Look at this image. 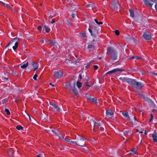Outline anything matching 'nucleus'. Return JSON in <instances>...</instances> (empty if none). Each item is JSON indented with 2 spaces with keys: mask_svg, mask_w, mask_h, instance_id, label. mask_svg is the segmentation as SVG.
Returning <instances> with one entry per match:
<instances>
[{
  "mask_svg": "<svg viewBox=\"0 0 157 157\" xmlns=\"http://www.w3.org/2000/svg\"><path fill=\"white\" fill-rule=\"evenodd\" d=\"M107 53L110 55V57L113 61H115L117 59V53L115 49L112 47L108 48Z\"/></svg>",
  "mask_w": 157,
  "mask_h": 157,
  "instance_id": "1",
  "label": "nucleus"
},
{
  "mask_svg": "<svg viewBox=\"0 0 157 157\" xmlns=\"http://www.w3.org/2000/svg\"><path fill=\"white\" fill-rule=\"evenodd\" d=\"M130 85L137 89H140L144 86V84L142 82L136 81L135 79H132Z\"/></svg>",
  "mask_w": 157,
  "mask_h": 157,
  "instance_id": "2",
  "label": "nucleus"
},
{
  "mask_svg": "<svg viewBox=\"0 0 157 157\" xmlns=\"http://www.w3.org/2000/svg\"><path fill=\"white\" fill-rule=\"evenodd\" d=\"M91 121L93 123L94 125L93 128L94 131V127H97L101 131L104 130V127H105V126H104V127L102 126L99 121L97 120H96V121H95L94 120L92 119L91 120Z\"/></svg>",
  "mask_w": 157,
  "mask_h": 157,
  "instance_id": "3",
  "label": "nucleus"
},
{
  "mask_svg": "<svg viewBox=\"0 0 157 157\" xmlns=\"http://www.w3.org/2000/svg\"><path fill=\"white\" fill-rule=\"evenodd\" d=\"M85 140L82 136H79L77 138V145L81 147L84 146L85 145L84 141Z\"/></svg>",
  "mask_w": 157,
  "mask_h": 157,
  "instance_id": "4",
  "label": "nucleus"
},
{
  "mask_svg": "<svg viewBox=\"0 0 157 157\" xmlns=\"http://www.w3.org/2000/svg\"><path fill=\"white\" fill-rule=\"evenodd\" d=\"M63 75V73L60 70L58 71H55L53 74V76L57 79L61 78Z\"/></svg>",
  "mask_w": 157,
  "mask_h": 157,
  "instance_id": "5",
  "label": "nucleus"
},
{
  "mask_svg": "<svg viewBox=\"0 0 157 157\" xmlns=\"http://www.w3.org/2000/svg\"><path fill=\"white\" fill-rule=\"evenodd\" d=\"M143 36L147 40H150L151 39V36L150 33L148 32H145L144 33Z\"/></svg>",
  "mask_w": 157,
  "mask_h": 157,
  "instance_id": "6",
  "label": "nucleus"
},
{
  "mask_svg": "<svg viewBox=\"0 0 157 157\" xmlns=\"http://www.w3.org/2000/svg\"><path fill=\"white\" fill-rule=\"evenodd\" d=\"M119 79L123 82H126L130 85L132 79L129 78L128 77H121L119 78Z\"/></svg>",
  "mask_w": 157,
  "mask_h": 157,
  "instance_id": "7",
  "label": "nucleus"
},
{
  "mask_svg": "<svg viewBox=\"0 0 157 157\" xmlns=\"http://www.w3.org/2000/svg\"><path fill=\"white\" fill-rule=\"evenodd\" d=\"M49 103L50 105H52L56 111L60 112L62 111L63 110L62 107H59L55 103L52 102H50Z\"/></svg>",
  "mask_w": 157,
  "mask_h": 157,
  "instance_id": "8",
  "label": "nucleus"
},
{
  "mask_svg": "<svg viewBox=\"0 0 157 157\" xmlns=\"http://www.w3.org/2000/svg\"><path fill=\"white\" fill-rule=\"evenodd\" d=\"M124 71V69H120L118 68H116V69H114L110 71L107 72V74H110L112 73H115L116 72H117V71Z\"/></svg>",
  "mask_w": 157,
  "mask_h": 157,
  "instance_id": "9",
  "label": "nucleus"
},
{
  "mask_svg": "<svg viewBox=\"0 0 157 157\" xmlns=\"http://www.w3.org/2000/svg\"><path fill=\"white\" fill-rule=\"evenodd\" d=\"M146 101L149 103L151 107L153 108L156 107V105L154 102L149 98L148 99H147Z\"/></svg>",
  "mask_w": 157,
  "mask_h": 157,
  "instance_id": "10",
  "label": "nucleus"
},
{
  "mask_svg": "<svg viewBox=\"0 0 157 157\" xmlns=\"http://www.w3.org/2000/svg\"><path fill=\"white\" fill-rule=\"evenodd\" d=\"M122 114L124 117L127 120L130 121V118L128 115V112L127 111H123L122 112Z\"/></svg>",
  "mask_w": 157,
  "mask_h": 157,
  "instance_id": "11",
  "label": "nucleus"
},
{
  "mask_svg": "<svg viewBox=\"0 0 157 157\" xmlns=\"http://www.w3.org/2000/svg\"><path fill=\"white\" fill-rule=\"evenodd\" d=\"M32 65L33 67V70L34 71H36L38 67V64L37 63L33 61L32 63Z\"/></svg>",
  "mask_w": 157,
  "mask_h": 157,
  "instance_id": "12",
  "label": "nucleus"
},
{
  "mask_svg": "<svg viewBox=\"0 0 157 157\" xmlns=\"http://www.w3.org/2000/svg\"><path fill=\"white\" fill-rule=\"evenodd\" d=\"M75 82H74L73 83V88H71V90H72L75 95H77L78 94V91L77 88L75 87Z\"/></svg>",
  "mask_w": 157,
  "mask_h": 157,
  "instance_id": "13",
  "label": "nucleus"
},
{
  "mask_svg": "<svg viewBox=\"0 0 157 157\" xmlns=\"http://www.w3.org/2000/svg\"><path fill=\"white\" fill-rule=\"evenodd\" d=\"M106 116L109 117H112V115L113 114V111L111 110H108L106 111Z\"/></svg>",
  "mask_w": 157,
  "mask_h": 157,
  "instance_id": "14",
  "label": "nucleus"
},
{
  "mask_svg": "<svg viewBox=\"0 0 157 157\" xmlns=\"http://www.w3.org/2000/svg\"><path fill=\"white\" fill-rule=\"evenodd\" d=\"M86 7L87 8L91 7L92 9L93 10L94 8H95L96 6L94 3H90L88 4L86 6Z\"/></svg>",
  "mask_w": 157,
  "mask_h": 157,
  "instance_id": "15",
  "label": "nucleus"
},
{
  "mask_svg": "<svg viewBox=\"0 0 157 157\" xmlns=\"http://www.w3.org/2000/svg\"><path fill=\"white\" fill-rule=\"evenodd\" d=\"M19 40V39L17 38V37L13 38V39L11 40V41L9 42L6 47L5 48H6L10 44L12 43L13 42H16V41H17V42H18V41Z\"/></svg>",
  "mask_w": 157,
  "mask_h": 157,
  "instance_id": "16",
  "label": "nucleus"
},
{
  "mask_svg": "<svg viewBox=\"0 0 157 157\" xmlns=\"http://www.w3.org/2000/svg\"><path fill=\"white\" fill-rule=\"evenodd\" d=\"M152 137L154 142H157V134L156 132H154L152 135Z\"/></svg>",
  "mask_w": 157,
  "mask_h": 157,
  "instance_id": "17",
  "label": "nucleus"
},
{
  "mask_svg": "<svg viewBox=\"0 0 157 157\" xmlns=\"http://www.w3.org/2000/svg\"><path fill=\"white\" fill-rule=\"evenodd\" d=\"M117 0H116L114 1V2L113 3L112 5V6L115 10H117L118 9L117 6Z\"/></svg>",
  "mask_w": 157,
  "mask_h": 157,
  "instance_id": "18",
  "label": "nucleus"
},
{
  "mask_svg": "<svg viewBox=\"0 0 157 157\" xmlns=\"http://www.w3.org/2000/svg\"><path fill=\"white\" fill-rule=\"evenodd\" d=\"M144 3L146 5L151 7L152 6L153 4H152L150 2L147 0H143Z\"/></svg>",
  "mask_w": 157,
  "mask_h": 157,
  "instance_id": "19",
  "label": "nucleus"
},
{
  "mask_svg": "<svg viewBox=\"0 0 157 157\" xmlns=\"http://www.w3.org/2000/svg\"><path fill=\"white\" fill-rule=\"evenodd\" d=\"M129 11L130 16L132 17L133 18L134 17L133 10L131 9L129 10Z\"/></svg>",
  "mask_w": 157,
  "mask_h": 157,
  "instance_id": "20",
  "label": "nucleus"
},
{
  "mask_svg": "<svg viewBox=\"0 0 157 157\" xmlns=\"http://www.w3.org/2000/svg\"><path fill=\"white\" fill-rule=\"evenodd\" d=\"M28 65L29 63L28 62H27L25 63H24L21 66V67L22 69H25L28 66Z\"/></svg>",
  "mask_w": 157,
  "mask_h": 157,
  "instance_id": "21",
  "label": "nucleus"
},
{
  "mask_svg": "<svg viewBox=\"0 0 157 157\" xmlns=\"http://www.w3.org/2000/svg\"><path fill=\"white\" fill-rule=\"evenodd\" d=\"M130 59H142V58L140 56H132L130 58Z\"/></svg>",
  "mask_w": 157,
  "mask_h": 157,
  "instance_id": "22",
  "label": "nucleus"
},
{
  "mask_svg": "<svg viewBox=\"0 0 157 157\" xmlns=\"http://www.w3.org/2000/svg\"><path fill=\"white\" fill-rule=\"evenodd\" d=\"M126 39L128 41L130 40H134V38L133 37L131 36H128L125 37Z\"/></svg>",
  "mask_w": 157,
  "mask_h": 157,
  "instance_id": "23",
  "label": "nucleus"
},
{
  "mask_svg": "<svg viewBox=\"0 0 157 157\" xmlns=\"http://www.w3.org/2000/svg\"><path fill=\"white\" fill-rule=\"evenodd\" d=\"M48 42L52 44H53V45L54 46L56 45V43L55 40H48Z\"/></svg>",
  "mask_w": 157,
  "mask_h": 157,
  "instance_id": "24",
  "label": "nucleus"
},
{
  "mask_svg": "<svg viewBox=\"0 0 157 157\" xmlns=\"http://www.w3.org/2000/svg\"><path fill=\"white\" fill-rule=\"evenodd\" d=\"M134 121H132L131 122V123L133 125H136V124H137V122H136V117L135 116H134Z\"/></svg>",
  "mask_w": 157,
  "mask_h": 157,
  "instance_id": "25",
  "label": "nucleus"
},
{
  "mask_svg": "<svg viewBox=\"0 0 157 157\" xmlns=\"http://www.w3.org/2000/svg\"><path fill=\"white\" fill-rule=\"evenodd\" d=\"M44 28L47 33H48L50 31V29L47 25H45L44 26Z\"/></svg>",
  "mask_w": 157,
  "mask_h": 157,
  "instance_id": "26",
  "label": "nucleus"
},
{
  "mask_svg": "<svg viewBox=\"0 0 157 157\" xmlns=\"http://www.w3.org/2000/svg\"><path fill=\"white\" fill-rule=\"evenodd\" d=\"M65 86L67 87V88H69L70 90L71 89V84L70 82L69 83H66L65 84Z\"/></svg>",
  "mask_w": 157,
  "mask_h": 157,
  "instance_id": "27",
  "label": "nucleus"
},
{
  "mask_svg": "<svg viewBox=\"0 0 157 157\" xmlns=\"http://www.w3.org/2000/svg\"><path fill=\"white\" fill-rule=\"evenodd\" d=\"M79 35L81 37H83L84 38L86 37V33H79Z\"/></svg>",
  "mask_w": 157,
  "mask_h": 157,
  "instance_id": "28",
  "label": "nucleus"
},
{
  "mask_svg": "<svg viewBox=\"0 0 157 157\" xmlns=\"http://www.w3.org/2000/svg\"><path fill=\"white\" fill-rule=\"evenodd\" d=\"M91 101L94 103H96L97 101V98L96 97L92 98H91Z\"/></svg>",
  "mask_w": 157,
  "mask_h": 157,
  "instance_id": "29",
  "label": "nucleus"
},
{
  "mask_svg": "<svg viewBox=\"0 0 157 157\" xmlns=\"http://www.w3.org/2000/svg\"><path fill=\"white\" fill-rule=\"evenodd\" d=\"M141 96L146 101L147 99L148 98L147 95L144 94H141Z\"/></svg>",
  "mask_w": 157,
  "mask_h": 157,
  "instance_id": "30",
  "label": "nucleus"
},
{
  "mask_svg": "<svg viewBox=\"0 0 157 157\" xmlns=\"http://www.w3.org/2000/svg\"><path fill=\"white\" fill-rule=\"evenodd\" d=\"M52 131L56 135V136L59 137H61V135L59 133H58L57 132H56L55 131H54L53 130H52Z\"/></svg>",
  "mask_w": 157,
  "mask_h": 157,
  "instance_id": "31",
  "label": "nucleus"
},
{
  "mask_svg": "<svg viewBox=\"0 0 157 157\" xmlns=\"http://www.w3.org/2000/svg\"><path fill=\"white\" fill-rule=\"evenodd\" d=\"M16 128L18 130H23V128L21 126L19 125H17L16 127Z\"/></svg>",
  "mask_w": 157,
  "mask_h": 157,
  "instance_id": "32",
  "label": "nucleus"
},
{
  "mask_svg": "<svg viewBox=\"0 0 157 157\" xmlns=\"http://www.w3.org/2000/svg\"><path fill=\"white\" fill-rule=\"evenodd\" d=\"M66 23L67 25L69 26H71V21L68 19L66 20Z\"/></svg>",
  "mask_w": 157,
  "mask_h": 157,
  "instance_id": "33",
  "label": "nucleus"
},
{
  "mask_svg": "<svg viewBox=\"0 0 157 157\" xmlns=\"http://www.w3.org/2000/svg\"><path fill=\"white\" fill-rule=\"evenodd\" d=\"M94 21L97 24H98V25H102L103 24V22L102 21L98 22L96 19H94Z\"/></svg>",
  "mask_w": 157,
  "mask_h": 157,
  "instance_id": "34",
  "label": "nucleus"
},
{
  "mask_svg": "<svg viewBox=\"0 0 157 157\" xmlns=\"http://www.w3.org/2000/svg\"><path fill=\"white\" fill-rule=\"evenodd\" d=\"M77 85L78 88H79L82 86V84L81 82L77 81Z\"/></svg>",
  "mask_w": 157,
  "mask_h": 157,
  "instance_id": "35",
  "label": "nucleus"
},
{
  "mask_svg": "<svg viewBox=\"0 0 157 157\" xmlns=\"http://www.w3.org/2000/svg\"><path fill=\"white\" fill-rule=\"evenodd\" d=\"M62 138L63 139L66 141L69 142H70V140L68 138L67 136H66L65 138H64L63 137Z\"/></svg>",
  "mask_w": 157,
  "mask_h": 157,
  "instance_id": "36",
  "label": "nucleus"
},
{
  "mask_svg": "<svg viewBox=\"0 0 157 157\" xmlns=\"http://www.w3.org/2000/svg\"><path fill=\"white\" fill-rule=\"evenodd\" d=\"M65 62L66 63L68 64L72 63V61L69 59H66L65 61Z\"/></svg>",
  "mask_w": 157,
  "mask_h": 157,
  "instance_id": "37",
  "label": "nucleus"
},
{
  "mask_svg": "<svg viewBox=\"0 0 157 157\" xmlns=\"http://www.w3.org/2000/svg\"><path fill=\"white\" fill-rule=\"evenodd\" d=\"M2 103L3 104H5L8 102L6 98L2 100Z\"/></svg>",
  "mask_w": 157,
  "mask_h": 157,
  "instance_id": "38",
  "label": "nucleus"
},
{
  "mask_svg": "<svg viewBox=\"0 0 157 157\" xmlns=\"http://www.w3.org/2000/svg\"><path fill=\"white\" fill-rule=\"evenodd\" d=\"M5 112L8 115H10V113L9 109H5Z\"/></svg>",
  "mask_w": 157,
  "mask_h": 157,
  "instance_id": "39",
  "label": "nucleus"
},
{
  "mask_svg": "<svg viewBox=\"0 0 157 157\" xmlns=\"http://www.w3.org/2000/svg\"><path fill=\"white\" fill-rule=\"evenodd\" d=\"M136 150V149L135 148H133V149H132V151L130 153L132 154H135V152Z\"/></svg>",
  "mask_w": 157,
  "mask_h": 157,
  "instance_id": "40",
  "label": "nucleus"
},
{
  "mask_svg": "<svg viewBox=\"0 0 157 157\" xmlns=\"http://www.w3.org/2000/svg\"><path fill=\"white\" fill-rule=\"evenodd\" d=\"M150 115H151V119L149 121V122H151V121H152L153 120V119H154V116L153 115V114H150Z\"/></svg>",
  "mask_w": 157,
  "mask_h": 157,
  "instance_id": "41",
  "label": "nucleus"
},
{
  "mask_svg": "<svg viewBox=\"0 0 157 157\" xmlns=\"http://www.w3.org/2000/svg\"><path fill=\"white\" fill-rule=\"evenodd\" d=\"M115 33L117 36L119 35L120 34V32L118 30H115L114 31Z\"/></svg>",
  "mask_w": 157,
  "mask_h": 157,
  "instance_id": "42",
  "label": "nucleus"
},
{
  "mask_svg": "<svg viewBox=\"0 0 157 157\" xmlns=\"http://www.w3.org/2000/svg\"><path fill=\"white\" fill-rule=\"evenodd\" d=\"M38 76L36 74H35L34 76H33V79L35 81L37 80V77Z\"/></svg>",
  "mask_w": 157,
  "mask_h": 157,
  "instance_id": "43",
  "label": "nucleus"
},
{
  "mask_svg": "<svg viewBox=\"0 0 157 157\" xmlns=\"http://www.w3.org/2000/svg\"><path fill=\"white\" fill-rule=\"evenodd\" d=\"M42 26L43 27V25H39L37 27V29L39 31H41V28H42Z\"/></svg>",
  "mask_w": 157,
  "mask_h": 157,
  "instance_id": "44",
  "label": "nucleus"
},
{
  "mask_svg": "<svg viewBox=\"0 0 157 157\" xmlns=\"http://www.w3.org/2000/svg\"><path fill=\"white\" fill-rule=\"evenodd\" d=\"M4 78L6 80H8V75H7L5 74L4 76H3Z\"/></svg>",
  "mask_w": 157,
  "mask_h": 157,
  "instance_id": "45",
  "label": "nucleus"
},
{
  "mask_svg": "<svg viewBox=\"0 0 157 157\" xmlns=\"http://www.w3.org/2000/svg\"><path fill=\"white\" fill-rule=\"evenodd\" d=\"M76 16H77V14H75V13H72L71 15V17L73 18H74Z\"/></svg>",
  "mask_w": 157,
  "mask_h": 157,
  "instance_id": "46",
  "label": "nucleus"
},
{
  "mask_svg": "<svg viewBox=\"0 0 157 157\" xmlns=\"http://www.w3.org/2000/svg\"><path fill=\"white\" fill-rule=\"evenodd\" d=\"M5 6H6L7 8L9 9L11 8H12V7H13V6L11 5V6H9L7 4H6Z\"/></svg>",
  "mask_w": 157,
  "mask_h": 157,
  "instance_id": "47",
  "label": "nucleus"
},
{
  "mask_svg": "<svg viewBox=\"0 0 157 157\" xmlns=\"http://www.w3.org/2000/svg\"><path fill=\"white\" fill-rule=\"evenodd\" d=\"M6 69L7 70V72L9 73L10 72V68L8 67H6Z\"/></svg>",
  "mask_w": 157,
  "mask_h": 157,
  "instance_id": "48",
  "label": "nucleus"
},
{
  "mask_svg": "<svg viewBox=\"0 0 157 157\" xmlns=\"http://www.w3.org/2000/svg\"><path fill=\"white\" fill-rule=\"evenodd\" d=\"M55 55V53H53L52 54H50L48 56L50 58H52V57H53Z\"/></svg>",
  "mask_w": 157,
  "mask_h": 157,
  "instance_id": "49",
  "label": "nucleus"
},
{
  "mask_svg": "<svg viewBox=\"0 0 157 157\" xmlns=\"http://www.w3.org/2000/svg\"><path fill=\"white\" fill-rule=\"evenodd\" d=\"M93 67L95 70H97L98 69V67L96 65H94Z\"/></svg>",
  "mask_w": 157,
  "mask_h": 157,
  "instance_id": "50",
  "label": "nucleus"
},
{
  "mask_svg": "<svg viewBox=\"0 0 157 157\" xmlns=\"http://www.w3.org/2000/svg\"><path fill=\"white\" fill-rule=\"evenodd\" d=\"M70 142L72 144H76L77 145V141H72L70 140Z\"/></svg>",
  "mask_w": 157,
  "mask_h": 157,
  "instance_id": "51",
  "label": "nucleus"
},
{
  "mask_svg": "<svg viewBox=\"0 0 157 157\" xmlns=\"http://www.w3.org/2000/svg\"><path fill=\"white\" fill-rule=\"evenodd\" d=\"M93 47V46L91 44H89L87 46V48H92V47Z\"/></svg>",
  "mask_w": 157,
  "mask_h": 157,
  "instance_id": "52",
  "label": "nucleus"
},
{
  "mask_svg": "<svg viewBox=\"0 0 157 157\" xmlns=\"http://www.w3.org/2000/svg\"><path fill=\"white\" fill-rule=\"evenodd\" d=\"M151 2H154L155 3H157V0H149Z\"/></svg>",
  "mask_w": 157,
  "mask_h": 157,
  "instance_id": "53",
  "label": "nucleus"
},
{
  "mask_svg": "<svg viewBox=\"0 0 157 157\" xmlns=\"http://www.w3.org/2000/svg\"><path fill=\"white\" fill-rule=\"evenodd\" d=\"M91 35L92 36H93L94 37H96L97 36L96 34L94 33H92V34H91Z\"/></svg>",
  "mask_w": 157,
  "mask_h": 157,
  "instance_id": "54",
  "label": "nucleus"
},
{
  "mask_svg": "<svg viewBox=\"0 0 157 157\" xmlns=\"http://www.w3.org/2000/svg\"><path fill=\"white\" fill-rule=\"evenodd\" d=\"M88 30L89 32L90 33V34H92V31L91 29L90 28H88Z\"/></svg>",
  "mask_w": 157,
  "mask_h": 157,
  "instance_id": "55",
  "label": "nucleus"
},
{
  "mask_svg": "<svg viewBox=\"0 0 157 157\" xmlns=\"http://www.w3.org/2000/svg\"><path fill=\"white\" fill-rule=\"evenodd\" d=\"M12 48H13V49L14 50H15L17 48V47L15 46H13Z\"/></svg>",
  "mask_w": 157,
  "mask_h": 157,
  "instance_id": "56",
  "label": "nucleus"
},
{
  "mask_svg": "<svg viewBox=\"0 0 157 157\" xmlns=\"http://www.w3.org/2000/svg\"><path fill=\"white\" fill-rule=\"evenodd\" d=\"M85 85L87 86H89V87H90L91 86H92L91 85H89L88 84V82H87L86 84H85Z\"/></svg>",
  "mask_w": 157,
  "mask_h": 157,
  "instance_id": "57",
  "label": "nucleus"
},
{
  "mask_svg": "<svg viewBox=\"0 0 157 157\" xmlns=\"http://www.w3.org/2000/svg\"><path fill=\"white\" fill-rule=\"evenodd\" d=\"M55 22V20L54 19H52L51 22L52 24H53Z\"/></svg>",
  "mask_w": 157,
  "mask_h": 157,
  "instance_id": "58",
  "label": "nucleus"
},
{
  "mask_svg": "<svg viewBox=\"0 0 157 157\" xmlns=\"http://www.w3.org/2000/svg\"><path fill=\"white\" fill-rule=\"evenodd\" d=\"M18 42H17V41H16L15 43L14 46H16V47H18Z\"/></svg>",
  "mask_w": 157,
  "mask_h": 157,
  "instance_id": "59",
  "label": "nucleus"
},
{
  "mask_svg": "<svg viewBox=\"0 0 157 157\" xmlns=\"http://www.w3.org/2000/svg\"><path fill=\"white\" fill-rule=\"evenodd\" d=\"M91 98L90 97H87V99L88 100H90V101L91 100V98Z\"/></svg>",
  "mask_w": 157,
  "mask_h": 157,
  "instance_id": "60",
  "label": "nucleus"
},
{
  "mask_svg": "<svg viewBox=\"0 0 157 157\" xmlns=\"http://www.w3.org/2000/svg\"><path fill=\"white\" fill-rule=\"evenodd\" d=\"M156 4L155 5V10L157 12V3H156Z\"/></svg>",
  "mask_w": 157,
  "mask_h": 157,
  "instance_id": "61",
  "label": "nucleus"
},
{
  "mask_svg": "<svg viewBox=\"0 0 157 157\" xmlns=\"http://www.w3.org/2000/svg\"><path fill=\"white\" fill-rule=\"evenodd\" d=\"M0 3L2 4V5H3L4 6H5V5H6V4L5 3H4L3 2H2V1H0Z\"/></svg>",
  "mask_w": 157,
  "mask_h": 157,
  "instance_id": "62",
  "label": "nucleus"
},
{
  "mask_svg": "<svg viewBox=\"0 0 157 157\" xmlns=\"http://www.w3.org/2000/svg\"><path fill=\"white\" fill-rule=\"evenodd\" d=\"M78 77L80 78V79H82V75L81 74H79V76H78Z\"/></svg>",
  "mask_w": 157,
  "mask_h": 157,
  "instance_id": "63",
  "label": "nucleus"
},
{
  "mask_svg": "<svg viewBox=\"0 0 157 157\" xmlns=\"http://www.w3.org/2000/svg\"><path fill=\"white\" fill-rule=\"evenodd\" d=\"M42 154H40L37 156V157H41Z\"/></svg>",
  "mask_w": 157,
  "mask_h": 157,
  "instance_id": "64",
  "label": "nucleus"
}]
</instances>
